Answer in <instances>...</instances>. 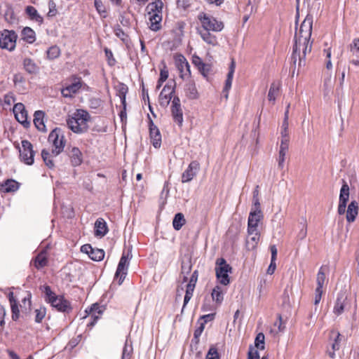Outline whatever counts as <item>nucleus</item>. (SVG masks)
I'll use <instances>...</instances> for the list:
<instances>
[{"label": "nucleus", "mask_w": 359, "mask_h": 359, "mask_svg": "<svg viewBox=\"0 0 359 359\" xmlns=\"http://www.w3.org/2000/svg\"><path fill=\"white\" fill-rule=\"evenodd\" d=\"M22 37L24 41L29 43H33L36 40L34 31L29 27H26L22 29Z\"/></svg>", "instance_id": "c756f323"}, {"label": "nucleus", "mask_w": 359, "mask_h": 359, "mask_svg": "<svg viewBox=\"0 0 359 359\" xmlns=\"http://www.w3.org/2000/svg\"><path fill=\"white\" fill-rule=\"evenodd\" d=\"M334 337V342L332 344V349L337 351L340 348V342L341 341V334L338 332L332 331L331 332V337Z\"/></svg>", "instance_id": "a19ab883"}, {"label": "nucleus", "mask_w": 359, "mask_h": 359, "mask_svg": "<svg viewBox=\"0 0 359 359\" xmlns=\"http://www.w3.org/2000/svg\"><path fill=\"white\" fill-rule=\"evenodd\" d=\"M211 32L212 31L197 29L198 34L205 43L212 46H216L218 45L217 38Z\"/></svg>", "instance_id": "aec40b11"}, {"label": "nucleus", "mask_w": 359, "mask_h": 359, "mask_svg": "<svg viewBox=\"0 0 359 359\" xmlns=\"http://www.w3.org/2000/svg\"><path fill=\"white\" fill-rule=\"evenodd\" d=\"M35 322L41 323L46 316V309L45 307L41 306L35 310Z\"/></svg>", "instance_id": "a18cd8bd"}, {"label": "nucleus", "mask_w": 359, "mask_h": 359, "mask_svg": "<svg viewBox=\"0 0 359 359\" xmlns=\"http://www.w3.org/2000/svg\"><path fill=\"white\" fill-rule=\"evenodd\" d=\"M326 280L325 273L323 271V267H320L317 274L316 283L317 287L316 290H323V285Z\"/></svg>", "instance_id": "e433bc0d"}, {"label": "nucleus", "mask_w": 359, "mask_h": 359, "mask_svg": "<svg viewBox=\"0 0 359 359\" xmlns=\"http://www.w3.org/2000/svg\"><path fill=\"white\" fill-rule=\"evenodd\" d=\"M346 300V297L344 294L338 295L333 309V312L336 315L339 316L344 312Z\"/></svg>", "instance_id": "bb28decb"}, {"label": "nucleus", "mask_w": 359, "mask_h": 359, "mask_svg": "<svg viewBox=\"0 0 359 359\" xmlns=\"http://www.w3.org/2000/svg\"><path fill=\"white\" fill-rule=\"evenodd\" d=\"M358 214V205L356 201H352L348 205L346 210V220L353 222Z\"/></svg>", "instance_id": "4be33fe9"}, {"label": "nucleus", "mask_w": 359, "mask_h": 359, "mask_svg": "<svg viewBox=\"0 0 359 359\" xmlns=\"http://www.w3.org/2000/svg\"><path fill=\"white\" fill-rule=\"evenodd\" d=\"M23 66L25 71L29 74H36L39 70L38 65L31 58H25Z\"/></svg>", "instance_id": "c85d7f7f"}, {"label": "nucleus", "mask_w": 359, "mask_h": 359, "mask_svg": "<svg viewBox=\"0 0 359 359\" xmlns=\"http://www.w3.org/2000/svg\"><path fill=\"white\" fill-rule=\"evenodd\" d=\"M197 18L201 25V27L198 29L209 30L212 32H219L222 31L224 27L222 21L217 20L212 15L204 12L199 13Z\"/></svg>", "instance_id": "423d86ee"}, {"label": "nucleus", "mask_w": 359, "mask_h": 359, "mask_svg": "<svg viewBox=\"0 0 359 359\" xmlns=\"http://www.w3.org/2000/svg\"><path fill=\"white\" fill-rule=\"evenodd\" d=\"M342 186L340 189L339 198V205L337 212L339 215H344L346 212V208L347 205V202L349 200V186L347 182L343 180H342Z\"/></svg>", "instance_id": "f8f14e48"}, {"label": "nucleus", "mask_w": 359, "mask_h": 359, "mask_svg": "<svg viewBox=\"0 0 359 359\" xmlns=\"http://www.w3.org/2000/svg\"><path fill=\"white\" fill-rule=\"evenodd\" d=\"M263 218V213L262 211L250 212L248 221V231L258 230L259 222Z\"/></svg>", "instance_id": "6ab92c4d"}, {"label": "nucleus", "mask_w": 359, "mask_h": 359, "mask_svg": "<svg viewBox=\"0 0 359 359\" xmlns=\"http://www.w3.org/2000/svg\"><path fill=\"white\" fill-rule=\"evenodd\" d=\"M194 288H195L194 285H191L187 284V290H186V293H185L184 298L183 308L185 307L187 304L189 302V300L192 297Z\"/></svg>", "instance_id": "37998d69"}, {"label": "nucleus", "mask_w": 359, "mask_h": 359, "mask_svg": "<svg viewBox=\"0 0 359 359\" xmlns=\"http://www.w3.org/2000/svg\"><path fill=\"white\" fill-rule=\"evenodd\" d=\"M199 170V163L196 161H191L182 175V182L187 183L190 182L196 175Z\"/></svg>", "instance_id": "2eb2a0df"}, {"label": "nucleus", "mask_w": 359, "mask_h": 359, "mask_svg": "<svg viewBox=\"0 0 359 359\" xmlns=\"http://www.w3.org/2000/svg\"><path fill=\"white\" fill-rule=\"evenodd\" d=\"M49 11L48 15L49 17L55 16L57 13L56 5L53 0L48 1Z\"/></svg>", "instance_id": "5fc2aeb1"}, {"label": "nucleus", "mask_w": 359, "mask_h": 359, "mask_svg": "<svg viewBox=\"0 0 359 359\" xmlns=\"http://www.w3.org/2000/svg\"><path fill=\"white\" fill-rule=\"evenodd\" d=\"M171 112L174 121L177 123L179 126H182L183 123V113L181 106L171 107Z\"/></svg>", "instance_id": "72a5a7b5"}, {"label": "nucleus", "mask_w": 359, "mask_h": 359, "mask_svg": "<svg viewBox=\"0 0 359 359\" xmlns=\"http://www.w3.org/2000/svg\"><path fill=\"white\" fill-rule=\"evenodd\" d=\"M191 270V265L190 262H182V273L189 274Z\"/></svg>", "instance_id": "bf43d9fd"}, {"label": "nucleus", "mask_w": 359, "mask_h": 359, "mask_svg": "<svg viewBox=\"0 0 359 359\" xmlns=\"http://www.w3.org/2000/svg\"><path fill=\"white\" fill-rule=\"evenodd\" d=\"M215 267L216 277L218 281L223 285H227L230 283L229 273H231V266L226 263L224 258L218 259Z\"/></svg>", "instance_id": "0eeeda50"}, {"label": "nucleus", "mask_w": 359, "mask_h": 359, "mask_svg": "<svg viewBox=\"0 0 359 359\" xmlns=\"http://www.w3.org/2000/svg\"><path fill=\"white\" fill-rule=\"evenodd\" d=\"M45 113L43 111H36L34 113V123L36 128L42 132H46V128L43 121Z\"/></svg>", "instance_id": "b1692460"}, {"label": "nucleus", "mask_w": 359, "mask_h": 359, "mask_svg": "<svg viewBox=\"0 0 359 359\" xmlns=\"http://www.w3.org/2000/svg\"><path fill=\"white\" fill-rule=\"evenodd\" d=\"M287 151L280 149L278 154V168L283 169L284 167V162L285 159V155Z\"/></svg>", "instance_id": "3c124183"}, {"label": "nucleus", "mask_w": 359, "mask_h": 359, "mask_svg": "<svg viewBox=\"0 0 359 359\" xmlns=\"http://www.w3.org/2000/svg\"><path fill=\"white\" fill-rule=\"evenodd\" d=\"M185 223L186 220L182 213L178 212L175 215L172 220V226L175 230H180Z\"/></svg>", "instance_id": "f704fd0d"}, {"label": "nucleus", "mask_w": 359, "mask_h": 359, "mask_svg": "<svg viewBox=\"0 0 359 359\" xmlns=\"http://www.w3.org/2000/svg\"><path fill=\"white\" fill-rule=\"evenodd\" d=\"M60 54V50L57 46H53L50 47L47 50V57L49 60H54L59 57Z\"/></svg>", "instance_id": "79ce46f5"}, {"label": "nucleus", "mask_w": 359, "mask_h": 359, "mask_svg": "<svg viewBox=\"0 0 359 359\" xmlns=\"http://www.w3.org/2000/svg\"><path fill=\"white\" fill-rule=\"evenodd\" d=\"M325 53H326V57L328 59L326 62V67L327 69H330L332 68V64L331 62V60H330V57H331V50H330V48H328L327 50H325Z\"/></svg>", "instance_id": "69168bd1"}, {"label": "nucleus", "mask_w": 359, "mask_h": 359, "mask_svg": "<svg viewBox=\"0 0 359 359\" xmlns=\"http://www.w3.org/2000/svg\"><path fill=\"white\" fill-rule=\"evenodd\" d=\"M264 334L263 333H259L255 340V346L260 350L264 348Z\"/></svg>", "instance_id": "49530a36"}, {"label": "nucleus", "mask_w": 359, "mask_h": 359, "mask_svg": "<svg viewBox=\"0 0 359 359\" xmlns=\"http://www.w3.org/2000/svg\"><path fill=\"white\" fill-rule=\"evenodd\" d=\"M35 152L32 144L28 140L22 141V149H20V159L25 164L31 165L34 163Z\"/></svg>", "instance_id": "9d476101"}, {"label": "nucleus", "mask_w": 359, "mask_h": 359, "mask_svg": "<svg viewBox=\"0 0 359 359\" xmlns=\"http://www.w3.org/2000/svg\"><path fill=\"white\" fill-rule=\"evenodd\" d=\"M211 296L214 302L220 304L224 299V291L222 288L219 285H216L212 291Z\"/></svg>", "instance_id": "473e14b6"}, {"label": "nucleus", "mask_w": 359, "mask_h": 359, "mask_svg": "<svg viewBox=\"0 0 359 359\" xmlns=\"http://www.w3.org/2000/svg\"><path fill=\"white\" fill-rule=\"evenodd\" d=\"M149 137L152 145L156 148L158 149L161 145V135L158 127L154 125L153 121L149 118Z\"/></svg>", "instance_id": "dca6fc26"}, {"label": "nucleus", "mask_w": 359, "mask_h": 359, "mask_svg": "<svg viewBox=\"0 0 359 359\" xmlns=\"http://www.w3.org/2000/svg\"><path fill=\"white\" fill-rule=\"evenodd\" d=\"M198 271L197 270L194 271L190 278V280H189V282L188 284L196 286V283L198 280Z\"/></svg>", "instance_id": "338daca9"}, {"label": "nucleus", "mask_w": 359, "mask_h": 359, "mask_svg": "<svg viewBox=\"0 0 359 359\" xmlns=\"http://www.w3.org/2000/svg\"><path fill=\"white\" fill-rule=\"evenodd\" d=\"M248 238L245 241L246 249L249 251L255 250L259 241L260 233L258 230L248 231Z\"/></svg>", "instance_id": "f3484780"}, {"label": "nucleus", "mask_w": 359, "mask_h": 359, "mask_svg": "<svg viewBox=\"0 0 359 359\" xmlns=\"http://www.w3.org/2000/svg\"><path fill=\"white\" fill-rule=\"evenodd\" d=\"M9 301L11 304V308L12 311V319L17 320L20 316V311L18 309L17 301L13 297V292L9 294Z\"/></svg>", "instance_id": "2f4dec72"}, {"label": "nucleus", "mask_w": 359, "mask_h": 359, "mask_svg": "<svg viewBox=\"0 0 359 359\" xmlns=\"http://www.w3.org/2000/svg\"><path fill=\"white\" fill-rule=\"evenodd\" d=\"M235 67H236L235 62L233 60H232L231 65L229 67V70L226 79L233 80V74L235 72Z\"/></svg>", "instance_id": "0e129e2a"}, {"label": "nucleus", "mask_w": 359, "mask_h": 359, "mask_svg": "<svg viewBox=\"0 0 359 359\" xmlns=\"http://www.w3.org/2000/svg\"><path fill=\"white\" fill-rule=\"evenodd\" d=\"M17 34L14 31L4 29L0 32V48L12 51L16 45Z\"/></svg>", "instance_id": "6e6552de"}, {"label": "nucleus", "mask_w": 359, "mask_h": 359, "mask_svg": "<svg viewBox=\"0 0 359 359\" xmlns=\"http://www.w3.org/2000/svg\"><path fill=\"white\" fill-rule=\"evenodd\" d=\"M104 251L102 249L92 248L90 253H89V257L93 261H101L104 257Z\"/></svg>", "instance_id": "c9c22d12"}, {"label": "nucleus", "mask_w": 359, "mask_h": 359, "mask_svg": "<svg viewBox=\"0 0 359 359\" xmlns=\"http://www.w3.org/2000/svg\"><path fill=\"white\" fill-rule=\"evenodd\" d=\"M176 66L180 73V77L182 79L189 78L191 75L190 66L186 58L181 55L176 61Z\"/></svg>", "instance_id": "a211bd4d"}, {"label": "nucleus", "mask_w": 359, "mask_h": 359, "mask_svg": "<svg viewBox=\"0 0 359 359\" xmlns=\"http://www.w3.org/2000/svg\"><path fill=\"white\" fill-rule=\"evenodd\" d=\"M276 269V259H271V263L267 269L266 273L268 274H273Z\"/></svg>", "instance_id": "e2e57ef3"}, {"label": "nucleus", "mask_w": 359, "mask_h": 359, "mask_svg": "<svg viewBox=\"0 0 359 359\" xmlns=\"http://www.w3.org/2000/svg\"><path fill=\"white\" fill-rule=\"evenodd\" d=\"M2 187L5 192H13L18 189V183L13 180H8L2 185Z\"/></svg>", "instance_id": "4c0bfd02"}, {"label": "nucleus", "mask_w": 359, "mask_h": 359, "mask_svg": "<svg viewBox=\"0 0 359 359\" xmlns=\"http://www.w3.org/2000/svg\"><path fill=\"white\" fill-rule=\"evenodd\" d=\"M95 235L96 236L103 237L108 231L107 226L105 221L100 218L95 223Z\"/></svg>", "instance_id": "393cba45"}, {"label": "nucleus", "mask_w": 359, "mask_h": 359, "mask_svg": "<svg viewBox=\"0 0 359 359\" xmlns=\"http://www.w3.org/2000/svg\"><path fill=\"white\" fill-rule=\"evenodd\" d=\"M25 12L29 15L30 20H34L40 24L43 22V18L39 14L37 10L32 6H28L25 9Z\"/></svg>", "instance_id": "7c9ffc66"}, {"label": "nucleus", "mask_w": 359, "mask_h": 359, "mask_svg": "<svg viewBox=\"0 0 359 359\" xmlns=\"http://www.w3.org/2000/svg\"><path fill=\"white\" fill-rule=\"evenodd\" d=\"M114 34L118 37L121 41H126L128 39V35L123 32L120 25H117L114 28Z\"/></svg>", "instance_id": "de8ad7c7"}, {"label": "nucleus", "mask_w": 359, "mask_h": 359, "mask_svg": "<svg viewBox=\"0 0 359 359\" xmlns=\"http://www.w3.org/2000/svg\"><path fill=\"white\" fill-rule=\"evenodd\" d=\"M47 264H48L47 258L46 257V256L43 254L38 255L35 257L34 261V265L38 269L44 267L45 266L47 265Z\"/></svg>", "instance_id": "58836bf2"}, {"label": "nucleus", "mask_w": 359, "mask_h": 359, "mask_svg": "<svg viewBox=\"0 0 359 359\" xmlns=\"http://www.w3.org/2000/svg\"><path fill=\"white\" fill-rule=\"evenodd\" d=\"M13 81L15 86H17L18 85L25 83V79L22 74L18 73L14 74Z\"/></svg>", "instance_id": "6e6d98bb"}, {"label": "nucleus", "mask_w": 359, "mask_h": 359, "mask_svg": "<svg viewBox=\"0 0 359 359\" xmlns=\"http://www.w3.org/2000/svg\"><path fill=\"white\" fill-rule=\"evenodd\" d=\"M105 56L107 59V62L109 66H114L116 63V60L113 56V53L110 49L108 48H104V49Z\"/></svg>", "instance_id": "09e8293b"}, {"label": "nucleus", "mask_w": 359, "mask_h": 359, "mask_svg": "<svg viewBox=\"0 0 359 359\" xmlns=\"http://www.w3.org/2000/svg\"><path fill=\"white\" fill-rule=\"evenodd\" d=\"M163 3L161 0H156L154 2L149 4L147 6V11L149 15L150 27L149 28L153 31H158L161 27L162 20V10Z\"/></svg>", "instance_id": "39448f33"}, {"label": "nucleus", "mask_w": 359, "mask_h": 359, "mask_svg": "<svg viewBox=\"0 0 359 359\" xmlns=\"http://www.w3.org/2000/svg\"><path fill=\"white\" fill-rule=\"evenodd\" d=\"M131 257L132 255H130L129 252L127 254L123 253L120 259L115 273V278L118 279V285H121L126 278L128 266L129 264L128 260L131 258Z\"/></svg>", "instance_id": "9b49d317"}, {"label": "nucleus", "mask_w": 359, "mask_h": 359, "mask_svg": "<svg viewBox=\"0 0 359 359\" xmlns=\"http://www.w3.org/2000/svg\"><path fill=\"white\" fill-rule=\"evenodd\" d=\"M133 352V348L132 344H128V340H126L124 347L123 348L121 359H130Z\"/></svg>", "instance_id": "ea45409f"}, {"label": "nucleus", "mask_w": 359, "mask_h": 359, "mask_svg": "<svg viewBox=\"0 0 359 359\" xmlns=\"http://www.w3.org/2000/svg\"><path fill=\"white\" fill-rule=\"evenodd\" d=\"M175 83H174V85L172 86L169 83H167L161 90L159 95V104L162 107H167L171 99H172V95L175 92Z\"/></svg>", "instance_id": "4468645a"}, {"label": "nucleus", "mask_w": 359, "mask_h": 359, "mask_svg": "<svg viewBox=\"0 0 359 359\" xmlns=\"http://www.w3.org/2000/svg\"><path fill=\"white\" fill-rule=\"evenodd\" d=\"M39 289L44 295L45 301L50 304L57 311L64 313H69L72 311V308L70 302L65 299L63 296L56 295L49 285H41Z\"/></svg>", "instance_id": "7ed1b4c3"}, {"label": "nucleus", "mask_w": 359, "mask_h": 359, "mask_svg": "<svg viewBox=\"0 0 359 359\" xmlns=\"http://www.w3.org/2000/svg\"><path fill=\"white\" fill-rule=\"evenodd\" d=\"M168 71L167 69H161L160 72V77L158 79V83L165 82L168 77Z\"/></svg>", "instance_id": "680f3d73"}, {"label": "nucleus", "mask_w": 359, "mask_h": 359, "mask_svg": "<svg viewBox=\"0 0 359 359\" xmlns=\"http://www.w3.org/2000/svg\"><path fill=\"white\" fill-rule=\"evenodd\" d=\"M302 229L298 234V236L300 239H304L306 236L307 230H306V222L304 221L300 224Z\"/></svg>", "instance_id": "4d7b16f0"}, {"label": "nucleus", "mask_w": 359, "mask_h": 359, "mask_svg": "<svg viewBox=\"0 0 359 359\" xmlns=\"http://www.w3.org/2000/svg\"><path fill=\"white\" fill-rule=\"evenodd\" d=\"M72 83L61 89L62 95L65 98H74L79 93L83 83L81 78L76 76L72 77Z\"/></svg>", "instance_id": "1a4fd4ad"}, {"label": "nucleus", "mask_w": 359, "mask_h": 359, "mask_svg": "<svg viewBox=\"0 0 359 359\" xmlns=\"http://www.w3.org/2000/svg\"><path fill=\"white\" fill-rule=\"evenodd\" d=\"M252 212L262 211L260 209V203L259 198H253V207L251 209Z\"/></svg>", "instance_id": "774afa93"}, {"label": "nucleus", "mask_w": 359, "mask_h": 359, "mask_svg": "<svg viewBox=\"0 0 359 359\" xmlns=\"http://www.w3.org/2000/svg\"><path fill=\"white\" fill-rule=\"evenodd\" d=\"M184 91L187 97L189 99L194 100L198 97V92L195 83L193 81H190L187 83H186L184 87Z\"/></svg>", "instance_id": "cd10ccee"}, {"label": "nucleus", "mask_w": 359, "mask_h": 359, "mask_svg": "<svg viewBox=\"0 0 359 359\" xmlns=\"http://www.w3.org/2000/svg\"><path fill=\"white\" fill-rule=\"evenodd\" d=\"M280 87L281 83L280 81H274L271 84L268 93V99L269 101L275 102L276 97L279 95Z\"/></svg>", "instance_id": "a878e982"}, {"label": "nucleus", "mask_w": 359, "mask_h": 359, "mask_svg": "<svg viewBox=\"0 0 359 359\" xmlns=\"http://www.w3.org/2000/svg\"><path fill=\"white\" fill-rule=\"evenodd\" d=\"M68 155L73 166L80 165L83 162V154L78 147H68Z\"/></svg>", "instance_id": "412c9836"}, {"label": "nucleus", "mask_w": 359, "mask_h": 359, "mask_svg": "<svg viewBox=\"0 0 359 359\" xmlns=\"http://www.w3.org/2000/svg\"><path fill=\"white\" fill-rule=\"evenodd\" d=\"M323 293V290H315V297H314V305H315V311L317 310V305L320 303L322 297V294Z\"/></svg>", "instance_id": "864d4df0"}, {"label": "nucleus", "mask_w": 359, "mask_h": 359, "mask_svg": "<svg viewBox=\"0 0 359 359\" xmlns=\"http://www.w3.org/2000/svg\"><path fill=\"white\" fill-rule=\"evenodd\" d=\"M90 119L89 113L84 109H76L73 116L67 121L68 128L75 133H83L88 129V122Z\"/></svg>", "instance_id": "20e7f679"}, {"label": "nucleus", "mask_w": 359, "mask_h": 359, "mask_svg": "<svg viewBox=\"0 0 359 359\" xmlns=\"http://www.w3.org/2000/svg\"><path fill=\"white\" fill-rule=\"evenodd\" d=\"M13 113L16 120L24 127L28 128L29 126L30 122L27 121V111L22 103L19 102L14 105Z\"/></svg>", "instance_id": "ddd939ff"}, {"label": "nucleus", "mask_w": 359, "mask_h": 359, "mask_svg": "<svg viewBox=\"0 0 359 359\" xmlns=\"http://www.w3.org/2000/svg\"><path fill=\"white\" fill-rule=\"evenodd\" d=\"M350 51L353 56L359 58V39H355L351 43Z\"/></svg>", "instance_id": "c03bdc74"}, {"label": "nucleus", "mask_w": 359, "mask_h": 359, "mask_svg": "<svg viewBox=\"0 0 359 359\" xmlns=\"http://www.w3.org/2000/svg\"><path fill=\"white\" fill-rule=\"evenodd\" d=\"M192 62L194 65L197 67L199 72L204 76H206L210 70V66L206 63H204L201 57L198 56H194Z\"/></svg>", "instance_id": "5701e85b"}, {"label": "nucleus", "mask_w": 359, "mask_h": 359, "mask_svg": "<svg viewBox=\"0 0 359 359\" xmlns=\"http://www.w3.org/2000/svg\"><path fill=\"white\" fill-rule=\"evenodd\" d=\"M313 17L308 13L305 19L300 25L299 29L297 31L294 35V44L292 48L291 56L292 62L295 65L299 59V65L301 66L304 62V59L311 50V43L310 39L312 33V26Z\"/></svg>", "instance_id": "f257e3e1"}, {"label": "nucleus", "mask_w": 359, "mask_h": 359, "mask_svg": "<svg viewBox=\"0 0 359 359\" xmlns=\"http://www.w3.org/2000/svg\"><path fill=\"white\" fill-rule=\"evenodd\" d=\"M290 137L281 138L280 149L288 150Z\"/></svg>", "instance_id": "052dcab7"}, {"label": "nucleus", "mask_w": 359, "mask_h": 359, "mask_svg": "<svg viewBox=\"0 0 359 359\" xmlns=\"http://www.w3.org/2000/svg\"><path fill=\"white\" fill-rule=\"evenodd\" d=\"M48 142L53 144V149L51 153L46 149L41 151V157L45 164L50 168L54 167V163L51 159L53 156H57L64 149L66 140L63 132L59 128L53 130L48 135Z\"/></svg>", "instance_id": "f03ea898"}, {"label": "nucleus", "mask_w": 359, "mask_h": 359, "mask_svg": "<svg viewBox=\"0 0 359 359\" xmlns=\"http://www.w3.org/2000/svg\"><path fill=\"white\" fill-rule=\"evenodd\" d=\"M205 359H219V355L217 348L211 346L206 355Z\"/></svg>", "instance_id": "8fccbe9b"}, {"label": "nucleus", "mask_w": 359, "mask_h": 359, "mask_svg": "<svg viewBox=\"0 0 359 359\" xmlns=\"http://www.w3.org/2000/svg\"><path fill=\"white\" fill-rule=\"evenodd\" d=\"M127 92H128V87L126 85L122 84L119 89V96H120V99H121V102L122 104H125V102H126V95Z\"/></svg>", "instance_id": "603ef678"}, {"label": "nucleus", "mask_w": 359, "mask_h": 359, "mask_svg": "<svg viewBox=\"0 0 359 359\" xmlns=\"http://www.w3.org/2000/svg\"><path fill=\"white\" fill-rule=\"evenodd\" d=\"M248 359H259V352L252 346L250 347L248 351Z\"/></svg>", "instance_id": "13d9d810"}]
</instances>
